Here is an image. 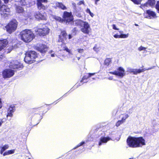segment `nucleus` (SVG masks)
I'll return each mask as SVG.
<instances>
[{"label":"nucleus","mask_w":159,"mask_h":159,"mask_svg":"<svg viewBox=\"0 0 159 159\" xmlns=\"http://www.w3.org/2000/svg\"><path fill=\"white\" fill-rule=\"evenodd\" d=\"M126 142L130 147L133 148L141 147L145 145L144 139L141 137L135 138L129 136L127 138Z\"/></svg>","instance_id":"nucleus-1"},{"label":"nucleus","mask_w":159,"mask_h":159,"mask_svg":"<svg viewBox=\"0 0 159 159\" xmlns=\"http://www.w3.org/2000/svg\"><path fill=\"white\" fill-rule=\"evenodd\" d=\"M74 24L79 26L81 31L85 34H89L91 30L90 24L86 21L80 19H78L74 21Z\"/></svg>","instance_id":"nucleus-2"},{"label":"nucleus","mask_w":159,"mask_h":159,"mask_svg":"<svg viewBox=\"0 0 159 159\" xmlns=\"http://www.w3.org/2000/svg\"><path fill=\"white\" fill-rule=\"evenodd\" d=\"M21 39L25 43H29L35 37L33 32L30 30H25L20 33Z\"/></svg>","instance_id":"nucleus-3"},{"label":"nucleus","mask_w":159,"mask_h":159,"mask_svg":"<svg viewBox=\"0 0 159 159\" xmlns=\"http://www.w3.org/2000/svg\"><path fill=\"white\" fill-rule=\"evenodd\" d=\"M37 57V53L35 51H29L26 53L24 61L26 63L31 64L35 61L34 59Z\"/></svg>","instance_id":"nucleus-4"},{"label":"nucleus","mask_w":159,"mask_h":159,"mask_svg":"<svg viewBox=\"0 0 159 159\" xmlns=\"http://www.w3.org/2000/svg\"><path fill=\"white\" fill-rule=\"evenodd\" d=\"M17 26V22L16 20H14L10 21L6 26L5 28L7 31L9 33L11 34L16 30Z\"/></svg>","instance_id":"nucleus-5"},{"label":"nucleus","mask_w":159,"mask_h":159,"mask_svg":"<svg viewBox=\"0 0 159 159\" xmlns=\"http://www.w3.org/2000/svg\"><path fill=\"white\" fill-rule=\"evenodd\" d=\"M50 30L46 26L43 25L41 28H36L35 31L36 34L40 36H44L49 32Z\"/></svg>","instance_id":"nucleus-6"},{"label":"nucleus","mask_w":159,"mask_h":159,"mask_svg":"<svg viewBox=\"0 0 159 159\" xmlns=\"http://www.w3.org/2000/svg\"><path fill=\"white\" fill-rule=\"evenodd\" d=\"M0 14L2 17L6 18L8 16L10 9L7 6L5 5L2 6L0 8Z\"/></svg>","instance_id":"nucleus-7"},{"label":"nucleus","mask_w":159,"mask_h":159,"mask_svg":"<svg viewBox=\"0 0 159 159\" xmlns=\"http://www.w3.org/2000/svg\"><path fill=\"white\" fill-rule=\"evenodd\" d=\"M109 73L112 75H115L120 78H123L125 75V70L121 67H118L117 70H115L114 72H109Z\"/></svg>","instance_id":"nucleus-8"},{"label":"nucleus","mask_w":159,"mask_h":159,"mask_svg":"<svg viewBox=\"0 0 159 159\" xmlns=\"http://www.w3.org/2000/svg\"><path fill=\"white\" fill-rule=\"evenodd\" d=\"M63 18L64 20L66 22H71L73 20V17L71 12H69L66 11L64 12Z\"/></svg>","instance_id":"nucleus-9"},{"label":"nucleus","mask_w":159,"mask_h":159,"mask_svg":"<svg viewBox=\"0 0 159 159\" xmlns=\"http://www.w3.org/2000/svg\"><path fill=\"white\" fill-rule=\"evenodd\" d=\"M14 74V71L10 69H6L3 70L2 75L3 78H9L11 77Z\"/></svg>","instance_id":"nucleus-10"},{"label":"nucleus","mask_w":159,"mask_h":159,"mask_svg":"<svg viewBox=\"0 0 159 159\" xmlns=\"http://www.w3.org/2000/svg\"><path fill=\"white\" fill-rule=\"evenodd\" d=\"M10 68L13 69L22 68L23 66L18 61L14 60L11 62Z\"/></svg>","instance_id":"nucleus-11"},{"label":"nucleus","mask_w":159,"mask_h":159,"mask_svg":"<svg viewBox=\"0 0 159 159\" xmlns=\"http://www.w3.org/2000/svg\"><path fill=\"white\" fill-rule=\"evenodd\" d=\"M34 16L36 19L38 20H45L47 19V16L45 13H41L39 11H36L34 13Z\"/></svg>","instance_id":"nucleus-12"},{"label":"nucleus","mask_w":159,"mask_h":159,"mask_svg":"<svg viewBox=\"0 0 159 159\" xmlns=\"http://www.w3.org/2000/svg\"><path fill=\"white\" fill-rule=\"evenodd\" d=\"M36 49L42 54H44L48 49V48L47 46L43 44L37 45L36 46Z\"/></svg>","instance_id":"nucleus-13"},{"label":"nucleus","mask_w":159,"mask_h":159,"mask_svg":"<svg viewBox=\"0 0 159 159\" xmlns=\"http://www.w3.org/2000/svg\"><path fill=\"white\" fill-rule=\"evenodd\" d=\"M66 36L67 34L66 32L64 31H62L60 35L59 36L58 41L59 42H61L62 44H65V41L66 40Z\"/></svg>","instance_id":"nucleus-14"},{"label":"nucleus","mask_w":159,"mask_h":159,"mask_svg":"<svg viewBox=\"0 0 159 159\" xmlns=\"http://www.w3.org/2000/svg\"><path fill=\"white\" fill-rule=\"evenodd\" d=\"M15 106L14 105H11L8 110L7 117H11L13 116V113L15 111Z\"/></svg>","instance_id":"nucleus-15"},{"label":"nucleus","mask_w":159,"mask_h":159,"mask_svg":"<svg viewBox=\"0 0 159 159\" xmlns=\"http://www.w3.org/2000/svg\"><path fill=\"white\" fill-rule=\"evenodd\" d=\"M111 140V138L109 137H101L99 142L98 145L99 146H101L103 143H106L108 141Z\"/></svg>","instance_id":"nucleus-16"},{"label":"nucleus","mask_w":159,"mask_h":159,"mask_svg":"<svg viewBox=\"0 0 159 159\" xmlns=\"http://www.w3.org/2000/svg\"><path fill=\"white\" fill-rule=\"evenodd\" d=\"M8 43L6 39H4L0 40V51L6 46Z\"/></svg>","instance_id":"nucleus-17"},{"label":"nucleus","mask_w":159,"mask_h":159,"mask_svg":"<svg viewBox=\"0 0 159 159\" xmlns=\"http://www.w3.org/2000/svg\"><path fill=\"white\" fill-rule=\"evenodd\" d=\"M42 2H37V5L38 8L39 10H46L47 8V5H44L43 4Z\"/></svg>","instance_id":"nucleus-18"},{"label":"nucleus","mask_w":159,"mask_h":159,"mask_svg":"<svg viewBox=\"0 0 159 159\" xmlns=\"http://www.w3.org/2000/svg\"><path fill=\"white\" fill-rule=\"evenodd\" d=\"M56 6L62 10H65L67 9V7L62 3L56 2L55 3Z\"/></svg>","instance_id":"nucleus-19"},{"label":"nucleus","mask_w":159,"mask_h":159,"mask_svg":"<svg viewBox=\"0 0 159 159\" xmlns=\"http://www.w3.org/2000/svg\"><path fill=\"white\" fill-rule=\"evenodd\" d=\"M155 3V0H148L147 3L144 4L143 6L147 7L148 6L152 7L154 5Z\"/></svg>","instance_id":"nucleus-20"},{"label":"nucleus","mask_w":159,"mask_h":159,"mask_svg":"<svg viewBox=\"0 0 159 159\" xmlns=\"http://www.w3.org/2000/svg\"><path fill=\"white\" fill-rule=\"evenodd\" d=\"M147 12L150 19H152L156 17V14L155 12L153 11L150 10H148L147 11Z\"/></svg>","instance_id":"nucleus-21"},{"label":"nucleus","mask_w":159,"mask_h":159,"mask_svg":"<svg viewBox=\"0 0 159 159\" xmlns=\"http://www.w3.org/2000/svg\"><path fill=\"white\" fill-rule=\"evenodd\" d=\"M16 10L17 12L18 13H22L24 11V9L20 6H17L16 7Z\"/></svg>","instance_id":"nucleus-22"},{"label":"nucleus","mask_w":159,"mask_h":159,"mask_svg":"<svg viewBox=\"0 0 159 159\" xmlns=\"http://www.w3.org/2000/svg\"><path fill=\"white\" fill-rule=\"evenodd\" d=\"M14 150H11L7 151L4 153L3 155L5 156L7 155L13 154L14 153Z\"/></svg>","instance_id":"nucleus-23"},{"label":"nucleus","mask_w":159,"mask_h":159,"mask_svg":"<svg viewBox=\"0 0 159 159\" xmlns=\"http://www.w3.org/2000/svg\"><path fill=\"white\" fill-rule=\"evenodd\" d=\"M9 148V146L8 144H6L4 145L2 148L0 152L1 154L2 153L7 149H8Z\"/></svg>","instance_id":"nucleus-24"},{"label":"nucleus","mask_w":159,"mask_h":159,"mask_svg":"<svg viewBox=\"0 0 159 159\" xmlns=\"http://www.w3.org/2000/svg\"><path fill=\"white\" fill-rule=\"evenodd\" d=\"M121 116H122L121 120L124 121V122L125 121L126 119L129 117V115L126 113L123 114Z\"/></svg>","instance_id":"nucleus-25"},{"label":"nucleus","mask_w":159,"mask_h":159,"mask_svg":"<svg viewBox=\"0 0 159 159\" xmlns=\"http://www.w3.org/2000/svg\"><path fill=\"white\" fill-rule=\"evenodd\" d=\"M133 71V74L134 75H137L138 73H140L142 72L143 70H141V69H134Z\"/></svg>","instance_id":"nucleus-26"},{"label":"nucleus","mask_w":159,"mask_h":159,"mask_svg":"<svg viewBox=\"0 0 159 159\" xmlns=\"http://www.w3.org/2000/svg\"><path fill=\"white\" fill-rule=\"evenodd\" d=\"M99 46L98 44H95L93 48V50L96 52H98L99 51Z\"/></svg>","instance_id":"nucleus-27"},{"label":"nucleus","mask_w":159,"mask_h":159,"mask_svg":"<svg viewBox=\"0 0 159 159\" xmlns=\"http://www.w3.org/2000/svg\"><path fill=\"white\" fill-rule=\"evenodd\" d=\"M111 59L110 58L106 59L104 62L105 64L107 66H108L111 61Z\"/></svg>","instance_id":"nucleus-28"},{"label":"nucleus","mask_w":159,"mask_h":159,"mask_svg":"<svg viewBox=\"0 0 159 159\" xmlns=\"http://www.w3.org/2000/svg\"><path fill=\"white\" fill-rule=\"evenodd\" d=\"M85 143L84 141L80 143H79L75 148H74L73 149H75L78 147L82 146Z\"/></svg>","instance_id":"nucleus-29"},{"label":"nucleus","mask_w":159,"mask_h":159,"mask_svg":"<svg viewBox=\"0 0 159 159\" xmlns=\"http://www.w3.org/2000/svg\"><path fill=\"white\" fill-rule=\"evenodd\" d=\"M53 18L56 20L58 21L59 22L62 21V19L60 17L57 16H53Z\"/></svg>","instance_id":"nucleus-30"},{"label":"nucleus","mask_w":159,"mask_h":159,"mask_svg":"<svg viewBox=\"0 0 159 159\" xmlns=\"http://www.w3.org/2000/svg\"><path fill=\"white\" fill-rule=\"evenodd\" d=\"M86 11L87 13H88L92 17H93L94 16V14L91 12L89 8H87L86 10Z\"/></svg>","instance_id":"nucleus-31"},{"label":"nucleus","mask_w":159,"mask_h":159,"mask_svg":"<svg viewBox=\"0 0 159 159\" xmlns=\"http://www.w3.org/2000/svg\"><path fill=\"white\" fill-rule=\"evenodd\" d=\"M124 122V121L121 120L118 121L116 123V125L117 127H118L120 125L123 124Z\"/></svg>","instance_id":"nucleus-32"},{"label":"nucleus","mask_w":159,"mask_h":159,"mask_svg":"<svg viewBox=\"0 0 159 159\" xmlns=\"http://www.w3.org/2000/svg\"><path fill=\"white\" fill-rule=\"evenodd\" d=\"M129 34H121L120 35V38H127Z\"/></svg>","instance_id":"nucleus-33"},{"label":"nucleus","mask_w":159,"mask_h":159,"mask_svg":"<svg viewBox=\"0 0 159 159\" xmlns=\"http://www.w3.org/2000/svg\"><path fill=\"white\" fill-rule=\"evenodd\" d=\"M134 69L130 67H128L127 68V71L130 73H133Z\"/></svg>","instance_id":"nucleus-34"},{"label":"nucleus","mask_w":159,"mask_h":159,"mask_svg":"<svg viewBox=\"0 0 159 159\" xmlns=\"http://www.w3.org/2000/svg\"><path fill=\"white\" fill-rule=\"evenodd\" d=\"M133 2H134L135 4H139L140 3L141 1L139 0H131Z\"/></svg>","instance_id":"nucleus-35"},{"label":"nucleus","mask_w":159,"mask_h":159,"mask_svg":"<svg viewBox=\"0 0 159 159\" xmlns=\"http://www.w3.org/2000/svg\"><path fill=\"white\" fill-rule=\"evenodd\" d=\"M89 77V75H87V74L86 75H85L83 77L82 80L80 81L81 83L83 82V80L85 79H87Z\"/></svg>","instance_id":"nucleus-36"},{"label":"nucleus","mask_w":159,"mask_h":159,"mask_svg":"<svg viewBox=\"0 0 159 159\" xmlns=\"http://www.w3.org/2000/svg\"><path fill=\"white\" fill-rule=\"evenodd\" d=\"M146 48L141 46L139 48H138V50L139 51H141L142 50L145 51L146 50Z\"/></svg>","instance_id":"nucleus-37"},{"label":"nucleus","mask_w":159,"mask_h":159,"mask_svg":"<svg viewBox=\"0 0 159 159\" xmlns=\"http://www.w3.org/2000/svg\"><path fill=\"white\" fill-rule=\"evenodd\" d=\"M64 50L66 51L68 53H69V54H71V51L67 47H64Z\"/></svg>","instance_id":"nucleus-38"},{"label":"nucleus","mask_w":159,"mask_h":159,"mask_svg":"<svg viewBox=\"0 0 159 159\" xmlns=\"http://www.w3.org/2000/svg\"><path fill=\"white\" fill-rule=\"evenodd\" d=\"M156 7L158 12L159 13V1L157 2Z\"/></svg>","instance_id":"nucleus-39"},{"label":"nucleus","mask_w":159,"mask_h":159,"mask_svg":"<svg viewBox=\"0 0 159 159\" xmlns=\"http://www.w3.org/2000/svg\"><path fill=\"white\" fill-rule=\"evenodd\" d=\"M82 4L84 5V0L80 1L77 3L78 5H80Z\"/></svg>","instance_id":"nucleus-40"},{"label":"nucleus","mask_w":159,"mask_h":159,"mask_svg":"<svg viewBox=\"0 0 159 159\" xmlns=\"http://www.w3.org/2000/svg\"><path fill=\"white\" fill-rule=\"evenodd\" d=\"M41 2L47 3L48 1L47 0H37V2Z\"/></svg>","instance_id":"nucleus-41"},{"label":"nucleus","mask_w":159,"mask_h":159,"mask_svg":"<svg viewBox=\"0 0 159 159\" xmlns=\"http://www.w3.org/2000/svg\"><path fill=\"white\" fill-rule=\"evenodd\" d=\"M15 48V46H12L11 47H9L8 48L9 50H10L9 52H10L13 49Z\"/></svg>","instance_id":"nucleus-42"},{"label":"nucleus","mask_w":159,"mask_h":159,"mask_svg":"<svg viewBox=\"0 0 159 159\" xmlns=\"http://www.w3.org/2000/svg\"><path fill=\"white\" fill-rule=\"evenodd\" d=\"M77 50L79 53H82L83 52L84 50L83 49H78Z\"/></svg>","instance_id":"nucleus-43"},{"label":"nucleus","mask_w":159,"mask_h":159,"mask_svg":"<svg viewBox=\"0 0 159 159\" xmlns=\"http://www.w3.org/2000/svg\"><path fill=\"white\" fill-rule=\"evenodd\" d=\"M92 1H93L94 3V4L96 5H97L98 4V2L100 0H91Z\"/></svg>","instance_id":"nucleus-44"},{"label":"nucleus","mask_w":159,"mask_h":159,"mask_svg":"<svg viewBox=\"0 0 159 159\" xmlns=\"http://www.w3.org/2000/svg\"><path fill=\"white\" fill-rule=\"evenodd\" d=\"M72 5L73 7H74V9H75L76 8V6L75 3L74 2H72Z\"/></svg>","instance_id":"nucleus-45"},{"label":"nucleus","mask_w":159,"mask_h":159,"mask_svg":"<svg viewBox=\"0 0 159 159\" xmlns=\"http://www.w3.org/2000/svg\"><path fill=\"white\" fill-rule=\"evenodd\" d=\"M114 37L115 38H120V35H119L117 34H116L114 35Z\"/></svg>","instance_id":"nucleus-46"},{"label":"nucleus","mask_w":159,"mask_h":159,"mask_svg":"<svg viewBox=\"0 0 159 159\" xmlns=\"http://www.w3.org/2000/svg\"><path fill=\"white\" fill-rule=\"evenodd\" d=\"M133 108H130V109H129V110L128 111V112L129 113H131L132 112H133Z\"/></svg>","instance_id":"nucleus-47"},{"label":"nucleus","mask_w":159,"mask_h":159,"mask_svg":"<svg viewBox=\"0 0 159 159\" xmlns=\"http://www.w3.org/2000/svg\"><path fill=\"white\" fill-rule=\"evenodd\" d=\"M95 74V73H89L88 74H87V75H89V77H91L92 76L94 75Z\"/></svg>","instance_id":"nucleus-48"},{"label":"nucleus","mask_w":159,"mask_h":159,"mask_svg":"<svg viewBox=\"0 0 159 159\" xmlns=\"http://www.w3.org/2000/svg\"><path fill=\"white\" fill-rule=\"evenodd\" d=\"M113 29L115 30H118V29L117 28L116 25L115 24H113L112 25Z\"/></svg>","instance_id":"nucleus-49"},{"label":"nucleus","mask_w":159,"mask_h":159,"mask_svg":"<svg viewBox=\"0 0 159 159\" xmlns=\"http://www.w3.org/2000/svg\"><path fill=\"white\" fill-rule=\"evenodd\" d=\"M72 54L71 53V54H69V53H68V57L69 58H72Z\"/></svg>","instance_id":"nucleus-50"},{"label":"nucleus","mask_w":159,"mask_h":159,"mask_svg":"<svg viewBox=\"0 0 159 159\" xmlns=\"http://www.w3.org/2000/svg\"><path fill=\"white\" fill-rule=\"evenodd\" d=\"M4 57L3 55H0V61H2V60Z\"/></svg>","instance_id":"nucleus-51"},{"label":"nucleus","mask_w":159,"mask_h":159,"mask_svg":"<svg viewBox=\"0 0 159 159\" xmlns=\"http://www.w3.org/2000/svg\"><path fill=\"white\" fill-rule=\"evenodd\" d=\"M75 15L78 17H80L81 16V15L78 13H75Z\"/></svg>","instance_id":"nucleus-52"},{"label":"nucleus","mask_w":159,"mask_h":159,"mask_svg":"<svg viewBox=\"0 0 159 159\" xmlns=\"http://www.w3.org/2000/svg\"><path fill=\"white\" fill-rule=\"evenodd\" d=\"M16 2H20V3L21 4H22L21 3V2H23L22 0H16Z\"/></svg>","instance_id":"nucleus-53"},{"label":"nucleus","mask_w":159,"mask_h":159,"mask_svg":"<svg viewBox=\"0 0 159 159\" xmlns=\"http://www.w3.org/2000/svg\"><path fill=\"white\" fill-rule=\"evenodd\" d=\"M113 79V77L110 76L108 78V79L109 80H112Z\"/></svg>","instance_id":"nucleus-54"},{"label":"nucleus","mask_w":159,"mask_h":159,"mask_svg":"<svg viewBox=\"0 0 159 159\" xmlns=\"http://www.w3.org/2000/svg\"><path fill=\"white\" fill-rule=\"evenodd\" d=\"M141 70H143V71H142V72H143L144 71H145V70H147V69H146V68L143 69H141Z\"/></svg>","instance_id":"nucleus-55"},{"label":"nucleus","mask_w":159,"mask_h":159,"mask_svg":"<svg viewBox=\"0 0 159 159\" xmlns=\"http://www.w3.org/2000/svg\"><path fill=\"white\" fill-rule=\"evenodd\" d=\"M72 38V36L71 35L69 34V39H70Z\"/></svg>","instance_id":"nucleus-56"},{"label":"nucleus","mask_w":159,"mask_h":159,"mask_svg":"<svg viewBox=\"0 0 159 159\" xmlns=\"http://www.w3.org/2000/svg\"><path fill=\"white\" fill-rule=\"evenodd\" d=\"M153 68V67H150V68H149L148 69H147V70H151V69H152V68Z\"/></svg>","instance_id":"nucleus-57"},{"label":"nucleus","mask_w":159,"mask_h":159,"mask_svg":"<svg viewBox=\"0 0 159 159\" xmlns=\"http://www.w3.org/2000/svg\"><path fill=\"white\" fill-rule=\"evenodd\" d=\"M51 56L52 57H54L55 56V54H51Z\"/></svg>","instance_id":"nucleus-58"},{"label":"nucleus","mask_w":159,"mask_h":159,"mask_svg":"<svg viewBox=\"0 0 159 159\" xmlns=\"http://www.w3.org/2000/svg\"><path fill=\"white\" fill-rule=\"evenodd\" d=\"M2 123V120H0V126H1V125Z\"/></svg>","instance_id":"nucleus-59"},{"label":"nucleus","mask_w":159,"mask_h":159,"mask_svg":"<svg viewBox=\"0 0 159 159\" xmlns=\"http://www.w3.org/2000/svg\"><path fill=\"white\" fill-rule=\"evenodd\" d=\"M78 60H79L80 59V57H77Z\"/></svg>","instance_id":"nucleus-60"},{"label":"nucleus","mask_w":159,"mask_h":159,"mask_svg":"<svg viewBox=\"0 0 159 159\" xmlns=\"http://www.w3.org/2000/svg\"><path fill=\"white\" fill-rule=\"evenodd\" d=\"M66 93L65 94H64V95H63V96H66Z\"/></svg>","instance_id":"nucleus-61"},{"label":"nucleus","mask_w":159,"mask_h":159,"mask_svg":"<svg viewBox=\"0 0 159 159\" xmlns=\"http://www.w3.org/2000/svg\"><path fill=\"white\" fill-rule=\"evenodd\" d=\"M4 12V14H6V13H7V12Z\"/></svg>","instance_id":"nucleus-62"},{"label":"nucleus","mask_w":159,"mask_h":159,"mask_svg":"<svg viewBox=\"0 0 159 159\" xmlns=\"http://www.w3.org/2000/svg\"><path fill=\"white\" fill-rule=\"evenodd\" d=\"M129 159H134V158H130Z\"/></svg>","instance_id":"nucleus-63"},{"label":"nucleus","mask_w":159,"mask_h":159,"mask_svg":"<svg viewBox=\"0 0 159 159\" xmlns=\"http://www.w3.org/2000/svg\"><path fill=\"white\" fill-rule=\"evenodd\" d=\"M158 111H159V108L158 109Z\"/></svg>","instance_id":"nucleus-64"}]
</instances>
